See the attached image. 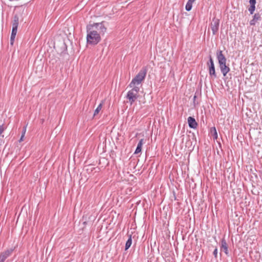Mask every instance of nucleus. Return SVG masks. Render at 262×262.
Segmentation results:
<instances>
[{"instance_id": "nucleus-1", "label": "nucleus", "mask_w": 262, "mask_h": 262, "mask_svg": "<svg viewBox=\"0 0 262 262\" xmlns=\"http://www.w3.org/2000/svg\"><path fill=\"white\" fill-rule=\"evenodd\" d=\"M106 31L103 22L95 23L86 26V42L91 45H96L101 41V36Z\"/></svg>"}, {"instance_id": "nucleus-2", "label": "nucleus", "mask_w": 262, "mask_h": 262, "mask_svg": "<svg viewBox=\"0 0 262 262\" xmlns=\"http://www.w3.org/2000/svg\"><path fill=\"white\" fill-rule=\"evenodd\" d=\"M216 58L219 62L221 72L224 76L230 71V68L226 66V58L221 50L216 52Z\"/></svg>"}, {"instance_id": "nucleus-3", "label": "nucleus", "mask_w": 262, "mask_h": 262, "mask_svg": "<svg viewBox=\"0 0 262 262\" xmlns=\"http://www.w3.org/2000/svg\"><path fill=\"white\" fill-rule=\"evenodd\" d=\"M147 74V69L146 67H143L137 74V75L134 78L129 84L130 88L134 87L135 85H139L143 81Z\"/></svg>"}, {"instance_id": "nucleus-4", "label": "nucleus", "mask_w": 262, "mask_h": 262, "mask_svg": "<svg viewBox=\"0 0 262 262\" xmlns=\"http://www.w3.org/2000/svg\"><path fill=\"white\" fill-rule=\"evenodd\" d=\"M207 65L209 68V74L210 76L213 79L217 78L214 62L211 55L209 56V61L207 62Z\"/></svg>"}, {"instance_id": "nucleus-5", "label": "nucleus", "mask_w": 262, "mask_h": 262, "mask_svg": "<svg viewBox=\"0 0 262 262\" xmlns=\"http://www.w3.org/2000/svg\"><path fill=\"white\" fill-rule=\"evenodd\" d=\"M220 25V20L217 18H213L211 24V29L213 35H215L218 30Z\"/></svg>"}, {"instance_id": "nucleus-6", "label": "nucleus", "mask_w": 262, "mask_h": 262, "mask_svg": "<svg viewBox=\"0 0 262 262\" xmlns=\"http://www.w3.org/2000/svg\"><path fill=\"white\" fill-rule=\"evenodd\" d=\"M138 97V95L130 90L127 93L126 98L129 100V102L131 104H132L137 100Z\"/></svg>"}, {"instance_id": "nucleus-7", "label": "nucleus", "mask_w": 262, "mask_h": 262, "mask_svg": "<svg viewBox=\"0 0 262 262\" xmlns=\"http://www.w3.org/2000/svg\"><path fill=\"white\" fill-rule=\"evenodd\" d=\"M189 127L191 128L195 129L198 126V124L195 119L192 117H189L187 119Z\"/></svg>"}, {"instance_id": "nucleus-8", "label": "nucleus", "mask_w": 262, "mask_h": 262, "mask_svg": "<svg viewBox=\"0 0 262 262\" xmlns=\"http://www.w3.org/2000/svg\"><path fill=\"white\" fill-rule=\"evenodd\" d=\"M221 251L224 252L227 255H228V247L224 238H222L221 241Z\"/></svg>"}, {"instance_id": "nucleus-9", "label": "nucleus", "mask_w": 262, "mask_h": 262, "mask_svg": "<svg viewBox=\"0 0 262 262\" xmlns=\"http://www.w3.org/2000/svg\"><path fill=\"white\" fill-rule=\"evenodd\" d=\"M250 7L248 8V11L250 14H252L255 9L256 0H249Z\"/></svg>"}, {"instance_id": "nucleus-10", "label": "nucleus", "mask_w": 262, "mask_h": 262, "mask_svg": "<svg viewBox=\"0 0 262 262\" xmlns=\"http://www.w3.org/2000/svg\"><path fill=\"white\" fill-rule=\"evenodd\" d=\"M260 19V15L259 13H255L253 16V19L250 21V25L254 26L255 25L256 21Z\"/></svg>"}, {"instance_id": "nucleus-11", "label": "nucleus", "mask_w": 262, "mask_h": 262, "mask_svg": "<svg viewBox=\"0 0 262 262\" xmlns=\"http://www.w3.org/2000/svg\"><path fill=\"white\" fill-rule=\"evenodd\" d=\"M143 143H144L143 139H141V140H140L139 142L138 143L136 149L135 151L134 154H139V152H140L141 151L142 146L143 144Z\"/></svg>"}, {"instance_id": "nucleus-12", "label": "nucleus", "mask_w": 262, "mask_h": 262, "mask_svg": "<svg viewBox=\"0 0 262 262\" xmlns=\"http://www.w3.org/2000/svg\"><path fill=\"white\" fill-rule=\"evenodd\" d=\"M17 29H12V32H11V37H10V44L11 45H13L14 41V39L15 38V36L17 33Z\"/></svg>"}, {"instance_id": "nucleus-13", "label": "nucleus", "mask_w": 262, "mask_h": 262, "mask_svg": "<svg viewBox=\"0 0 262 262\" xmlns=\"http://www.w3.org/2000/svg\"><path fill=\"white\" fill-rule=\"evenodd\" d=\"M196 0H188L185 6V9L187 11H189L191 10L192 7V4Z\"/></svg>"}, {"instance_id": "nucleus-14", "label": "nucleus", "mask_w": 262, "mask_h": 262, "mask_svg": "<svg viewBox=\"0 0 262 262\" xmlns=\"http://www.w3.org/2000/svg\"><path fill=\"white\" fill-rule=\"evenodd\" d=\"M129 238L125 243V250H127L129 249L132 244V235H128Z\"/></svg>"}, {"instance_id": "nucleus-15", "label": "nucleus", "mask_w": 262, "mask_h": 262, "mask_svg": "<svg viewBox=\"0 0 262 262\" xmlns=\"http://www.w3.org/2000/svg\"><path fill=\"white\" fill-rule=\"evenodd\" d=\"M18 25V17L17 16H15L14 17L13 22L12 24V29H15L17 30V27Z\"/></svg>"}, {"instance_id": "nucleus-16", "label": "nucleus", "mask_w": 262, "mask_h": 262, "mask_svg": "<svg viewBox=\"0 0 262 262\" xmlns=\"http://www.w3.org/2000/svg\"><path fill=\"white\" fill-rule=\"evenodd\" d=\"M12 250H6L1 255L6 259L11 254Z\"/></svg>"}, {"instance_id": "nucleus-17", "label": "nucleus", "mask_w": 262, "mask_h": 262, "mask_svg": "<svg viewBox=\"0 0 262 262\" xmlns=\"http://www.w3.org/2000/svg\"><path fill=\"white\" fill-rule=\"evenodd\" d=\"M103 103H100L97 107L96 108V110L94 111V116H96L98 113L100 111V110L102 108Z\"/></svg>"}, {"instance_id": "nucleus-18", "label": "nucleus", "mask_w": 262, "mask_h": 262, "mask_svg": "<svg viewBox=\"0 0 262 262\" xmlns=\"http://www.w3.org/2000/svg\"><path fill=\"white\" fill-rule=\"evenodd\" d=\"M131 88H132V89L130 91L138 95V93L140 90L139 87L136 86L135 85L134 86V87H132Z\"/></svg>"}, {"instance_id": "nucleus-19", "label": "nucleus", "mask_w": 262, "mask_h": 262, "mask_svg": "<svg viewBox=\"0 0 262 262\" xmlns=\"http://www.w3.org/2000/svg\"><path fill=\"white\" fill-rule=\"evenodd\" d=\"M211 129L213 130V131H214L213 135V138L214 139H216L217 138V132L215 129V127H213L211 128Z\"/></svg>"}, {"instance_id": "nucleus-20", "label": "nucleus", "mask_w": 262, "mask_h": 262, "mask_svg": "<svg viewBox=\"0 0 262 262\" xmlns=\"http://www.w3.org/2000/svg\"><path fill=\"white\" fill-rule=\"evenodd\" d=\"M213 254L214 255V256L216 257H217V249L216 248L213 252Z\"/></svg>"}, {"instance_id": "nucleus-21", "label": "nucleus", "mask_w": 262, "mask_h": 262, "mask_svg": "<svg viewBox=\"0 0 262 262\" xmlns=\"http://www.w3.org/2000/svg\"><path fill=\"white\" fill-rule=\"evenodd\" d=\"M4 128L3 127V125H0V135L2 134V133L4 132Z\"/></svg>"}, {"instance_id": "nucleus-22", "label": "nucleus", "mask_w": 262, "mask_h": 262, "mask_svg": "<svg viewBox=\"0 0 262 262\" xmlns=\"http://www.w3.org/2000/svg\"><path fill=\"white\" fill-rule=\"evenodd\" d=\"M26 128H27V126H25L24 127L23 132H22V134L21 135H24V136H25V133H26Z\"/></svg>"}, {"instance_id": "nucleus-23", "label": "nucleus", "mask_w": 262, "mask_h": 262, "mask_svg": "<svg viewBox=\"0 0 262 262\" xmlns=\"http://www.w3.org/2000/svg\"><path fill=\"white\" fill-rule=\"evenodd\" d=\"M5 260V258H4L1 254H0V262H4Z\"/></svg>"}, {"instance_id": "nucleus-24", "label": "nucleus", "mask_w": 262, "mask_h": 262, "mask_svg": "<svg viewBox=\"0 0 262 262\" xmlns=\"http://www.w3.org/2000/svg\"><path fill=\"white\" fill-rule=\"evenodd\" d=\"M24 137V135H21V137H20V138L19 139V142H21V141H22L23 140Z\"/></svg>"}, {"instance_id": "nucleus-25", "label": "nucleus", "mask_w": 262, "mask_h": 262, "mask_svg": "<svg viewBox=\"0 0 262 262\" xmlns=\"http://www.w3.org/2000/svg\"><path fill=\"white\" fill-rule=\"evenodd\" d=\"M195 98H196V96H194L193 97V100H194L195 99Z\"/></svg>"}]
</instances>
